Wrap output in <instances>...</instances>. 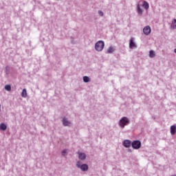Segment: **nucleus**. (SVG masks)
Listing matches in <instances>:
<instances>
[{
    "mask_svg": "<svg viewBox=\"0 0 176 176\" xmlns=\"http://www.w3.org/2000/svg\"><path fill=\"white\" fill-rule=\"evenodd\" d=\"M174 53L176 54V48L174 50Z\"/></svg>",
    "mask_w": 176,
    "mask_h": 176,
    "instance_id": "24",
    "label": "nucleus"
},
{
    "mask_svg": "<svg viewBox=\"0 0 176 176\" xmlns=\"http://www.w3.org/2000/svg\"><path fill=\"white\" fill-rule=\"evenodd\" d=\"M143 32L144 35H149L151 34V27L147 25L143 28Z\"/></svg>",
    "mask_w": 176,
    "mask_h": 176,
    "instance_id": "6",
    "label": "nucleus"
},
{
    "mask_svg": "<svg viewBox=\"0 0 176 176\" xmlns=\"http://www.w3.org/2000/svg\"><path fill=\"white\" fill-rule=\"evenodd\" d=\"M170 28L172 30H176V19H173L172 20V23H171V25H170Z\"/></svg>",
    "mask_w": 176,
    "mask_h": 176,
    "instance_id": "11",
    "label": "nucleus"
},
{
    "mask_svg": "<svg viewBox=\"0 0 176 176\" xmlns=\"http://www.w3.org/2000/svg\"><path fill=\"white\" fill-rule=\"evenodd\" d=\"M129 47L130 49H133V47H137V45L135 44V43H134V40L133 38L130 39Z\"/></svg>",
    "mask_w": 176,
    "mask_h": 176,
    "instance_id": "9",
    "label": "nucleus"
},
{
    "mask_svg": "<svg viewBox=\"0 0 176 176\" xmlns=\"http://www.w3.org/2000/svg\"><path fill=\"white\" fill-rule=\"evenodd\" d=\"M8 129V126L4 123L0 124V130L5 131Z\"/></svg>",
    "mask_w": 176,
    "mask_h": 176,
    "instance_id": "16",
    "label": "nucleus"
},
{
    "mask_svg": "<svg viewBox=\"0 0 176 176\" xmlns=\"http://www.w3.org/2000/svg\"><path fill=\"white\" fill-rule=\"evenodd\" d=\"M141 145V141L140 140H134L132 142V148L133 149H140Z\"/></svg>",
    "mask_w": 176,
    "mask_h": 176,
    "instance_id": "4",
    "label": "nucleus"
},
{
    "mask_svg": "<svg viewBox=\"0 0 176 176\" xmlns=\"http://www.w3.org/2000/svg\"><path fill=\"white\" fill-rule=\"evenodd\" d=\"M67 155V150L65 149L62 151V156H66Z\"/></svg>",
    "mask_w": 176,
    "mask_h": 176,
    "instance_id": "20",
    "label": "nucleus"
},
{
    "mask_svg": "<svg viewBox=\"0 0 176 176\" xmlns=\"http://www.w3.org/2000/svg\"><path fill=\"white\" fill-rule=\"evenodd\" d=\"M5 89L7 90V91H10L12 87L10 85H5Z\"/></svg>",
    "mask_w": 176,
    "mask_h": 176,
    "instance_id": "18",
    "label": "nucleus"
},
{
    "mask_svg": "<svg viewBox=\"0 0 176 176\" xmlns=\"http://www.w3.org/2000/svg\"><path fill=\"white\" fill-rule=\"evenodd\" d=\"M78 159L80 160H86V154L85 153H80V151L78 152Z\"/></svg>",
    "mask_w": 176,
    "mask_h": 176,
    "instance_id": "7",
    "label": "nucleus"
},
{
    "mask_svg": "<svg viewBox=\"0 0 176 176\" xmlns=\"http://www.w3.org/2000/svg\"><path fill=\"white\" fill-rule=\"evenodd\" d=\"M105 43L102 41H98L95 44V50H96V52H102Z\"/></svg>",
    "mask_w": 176,
    "mask_h": 176,
    "instance_id": "3",
    "label": "nucleus"
},
{
    "mask_svg": "<svg viewBox=\"0 0 176 176\" xmlns=\"http://www.w3.org/2000/svg\"><path fill=\"white\" fill-rule=\"evenodd\" d=\"M82 80L85 83H89V82L91 80V79L87 76H83Z\"/></svg>",
    "mask_w": 176,
    "mask_h": 176,
    "instance_id": "15",
    "label": "nucleus"
},
{
    "mask_svg": "<svg viewBox=\"0 0 176 176\" xmlns=\"http://www.w3.org/2000/svg\"><path fill=\"white\" fill-rule=\"evenodd\" d=\"M137 12L140 16H142L144 13V10L141 8V6H140V4L137 5Z\"/></svg>",
    "mask_w": 176,
    "mask_h": 176,
    "instance_id": "8",
    "label": "nucleus"
},
{
    "mask_svg": "<svg viewBox=\"0 0 176 176\" xmlns=\"http://www.w3.org/2000/svg\"><path fill=\"white\" fill-rule=\"evenodd\" d=\"M21 97H23V98H25V97H27V89H23L22 92H21Z\"/></svg>",
    "mask_w": 176,
    "mask_h": 176,
    "instance_id": "17",
    "label": "nucleus"
},
{
    "mask_svg": "<svg viewBox=\"0 0 176 176\" xmlns=\"http://www.w3.org/2000/svg\"><path fill=\"white\" fill-rule=\"evenodd\" d=\"M71 42L73 45H76V41H75V40H72Z\"/></svg>",
    "mask_w": 176,
    "mask_h": 176,
    "instance_id": "23",
    "label": "nucleus"
},
{
    "mask_svg": "<svg viewBox=\"0 0 176 176\" xmlns=\"http://www.w3.org/2000/svg\"><path fill=\"white\" fill-rule=\"evenodd\" d=\"M67 126H69V127H71V126H72V122L69 121H67Z\"/></svg>",
    "mask_w": 176,
    "mask_h": 176,
    "instance_id": "21",
    "label": "nucleus"
},
{
    "mask_svg": "<svg viewBox=\"0 0 176 176\" xmlns=\"http://www.w3.org/2000/svg\"><path fill=\"white\" fill-rule=\"evenodd\" d=\"M176 132V126L175 125H172L170 126V134L171 135H174L175 134Z\"/></svg>",
    "mask_w": 176,
    "mask_h": 176,
    "instance_id": "14",
    "label": "nucleus"
},
{
    "mask_svg": "<svg viewBox=\"0 0 176 176\" xmlns=\"http://www.w3.org/2000/svg\"><path fill=\"white\" fill-rule=\"evenodd\" d=\"M76 167H77V168H79L81 171H83L84 173L88 171L89 170V165H87V164H83L81 161H78L76 162Z\"/></svg>",
    "mask_w": 176,
    "mask_h": 176,
    "instance_id": "1",
    "label": "nucleus"
},
{
    "mask_svg": "<svg viewBox=\"0 0 176 176\" xmlns=\"http://www.w3.org/2000/svg\"><path fill=\"white\" fill-rule=\"evenodd\" d=\"M130 123V120L127 117H122L118 122V125L121 129H124L125 126H127Z\"/></svg>",
    "mask_w": 176,
    "mask_h": 176,
    "instance_id": "2",
    "label": "nucleus"
},
{
    "mask_svg": "<svg viewBox=\"0 0 176 176\" xmlns=\"http://www.w3.org/2000/svg\"><path fill=\"white\" fill-rule=\"evenodd\" d=\"M142 8H144L145 10H148V9H149V3H147L146 1H144L142 4Z\"/></svg>",
    "mask_w": 176,
    "mask_h": 176,
    "instance_id": "13",
    "label": "nucleus"
},
{
    "mask_svg": "<svg viewBox=\"0 0 176 176\" xmlns=\"http://www.w3.org/2000/svg\"><path fill=\"white\" fill-rule=\"evenodd\" d=\"M148 57H150V58L156 57V52H155L153 50H150Z\"/></svg>",
    "mask_w": 176,
    "mask_h": 176,
    "instance_id": "12",
    "label": "nucleus"
},
{
    "mask_svg": "<svg viewBox=\"0 0 176 176\" xmlns=\"http://www.w3.org/2000/svg\"><path fill=\"white\" fill-rule=\"evenodd\" d=\"M63 124L64 126H67V120H65V118H63Z\"/></svg>",
    "mask_w": 176,
    "mask_h": 176,
    "instance_id": "22",
    "label": "nucleus"
},
{
    "mask_svg": "<svg viewBox=\"0 0 176 176\" xmlns=\"http://www.w3.org/2000/svg\"><path fill=\"white\" fill-rule=\"evenodd\" d=\"M132 142H131V140H125L123 141L122 142V145L123 146H124V148H130V146H132Z\"/></svg>",
    "mask_w": 176,
    "mask_h": 176,
    "instance_id": "5",
    "label": "nucleus"
},
{
    "mask_svg": "<svg viewBox=\"0 0 176 176\" xmlns=\"http://www.w3.org/2000/svg\"><path fill=\"white\" fill-rule=\"evenodd\" d=\"M98 13L99 16H100V17H102L104 16V12H102V11H101V10H99L98 12Z\"/></svg>",
    "mask_w": 176,
    "mask_h": 176,
    "instance_id": "19",
    "label": "nucleus"
},
{
    "mask_svg": "<svg viewBox=\"0 0 176 176\" xmlns=\"http://www.w3.org/2000/svg\"><path fill=\"white\" fill-rule=\"evenodd\" d=\"M115 50H116L115 47L110 46L108 48L107 53H108L109 54H112V53H113L115 52Z\"/></svg>",
    "mask_w": 176,
    "mask_h": 176,
    "instance_id": "10",
    "label": "nucleus"
}]
</instances>
